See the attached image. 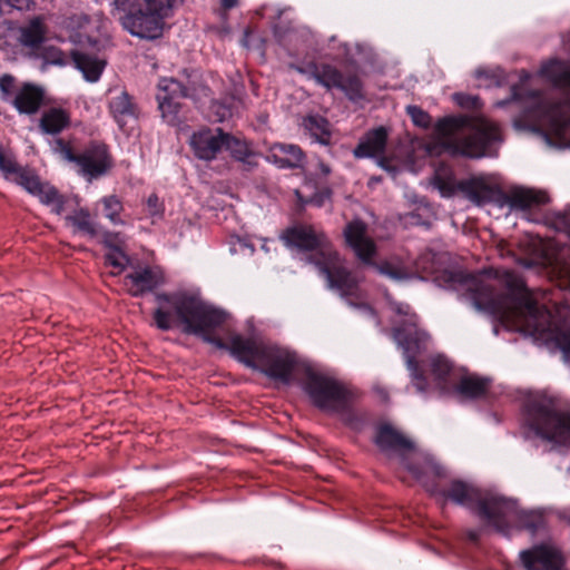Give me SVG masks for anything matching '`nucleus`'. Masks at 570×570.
Returning <instances> with one entry per match:
<instances>
[{
  "label": "nucleus",
  "mask_w": 570,
  "mask_h": 570,
  "mask_svg": "<svg viewBox=\"0 0 570 570\" xmlns=\"http://www.w3.org/2000/svg\"><path fill=\"white\" fill-rule=\"evenodd\" d=\"M225 136L222 128H203L191 135L189 144L198 159L209 161L224 149Z\"/></svg>",
  "instance_id": "obj_20"
},
{
  "label": "nucleus",
  "mask_w": 570,
  "mask_h": 570,
  "mask_svg": "<svg viewBox=\"0 0 570 570\" xmlns=\"http://www.w3.org/2000/svg\"><path fill=\"white\" fill-rule=\"evenodd\" d=\"M35 196L39 197L40 202L45 205H51L56 200H58V197L60 196V193L58 189L49 184L42 183L39 187L38 191L35 194Z\"/></svg>",
  "instance_id": "obj_41"
},
{
  "label": "nucleus",
  "mask_w": 570,
  "mask_h": 570,
  "mask_svg": "<svg viewBox=\"0 0 570 570\" xmlns=\"http://www.w3.org/2000/svg\"><path fill=\"white\" fill-rule=\"evenodd\" d=\"M146 210H147V214L153 218L154 222L156 219L163 218L165 207L156 194H151L147 198Z\"/></svg>",
  "instance_id": "obj_42"
},
{
  "label": "nucleus",
  "mask_w": 570,
  "mask_h": 570,
  "mask_svg": "<svg viewBox=\"0 0 570 570\" xmlns=\"http://www.w3.org/2000/svg\"><path fill=\"white\" fill-rule=\"evenodd\" d=\"M164 78L158 83L157 101L158 108L161 112V117L169 125H176L178 122V111L180 108L178 98H183L180 94H174L164 86Z\"/></svg>",
  "instance_id": "obj_25"
},
{
  "label": "nucleus",
  "mask_w": 570,
  "mask_h": 570,
  "mask_svg": "<svg viewBox=\"0 0 570 570\" xmlns=\"http://www.w3.org/2000/svg\"><path fill=\"white\" fill-rule=\"evenodd\" d=\"M346 244L353 249L356 257L365 265L372 266L379 274L395 281L403 282L412 277V272L400 261L390 259L376 263L373 257L376 254L374 240L367 236V225L355 219L344 228Z\"/></svg>",
  "instance_id": "obj_12"
},
{
  "label": "nucleus",
  "mask_w": 570,
  "mask_h": 570,
  "mask_svg": "<svg viewBox=\"0 0 570 570\" xmlns=\"http://www.w3.org/2000/svg\"><path fill=\"white\" fill-rule=\"evenodd\" d=\"M45 97L46 91L40 85L28 81L19 82L10 73L0 76V98L19 114H37L45 102Z\"/></svg>",
  "instance_id": "obj_17"
},
{
  "label": "nucleus",
  "mask_w": 570,
  "mask_h": 570,
  "mask_svg": "<svg viewBox=\"0 0 570 570\" xmlns=\"http://www.w3.org/2000/svg\"><path fill=\"white\" fill-rule=\"evenodd\" d=\"M109 94V111L118 126L124 129L129 121L138 118V107L126 90L114 89Z\"/></svg>",
  "instance_id": "obj_23"
},
{
  "label": "nucleus",
  "mask_w": 570,
  "mask_h": 570,
  "mask_svg": "<svg viewBox=\"0 0 570 570\" xmlns=\"http://www.w3.org/2000/svg\"><path fill=\"white\" fill-rule=\"evenodd\" d=\"M304 390L316 407L336 413L353 429H361L364 423L363 414L354 410V393L344 383L308 368L305 373Z\"/></svg>",
  "instance_id": "obj_7"
},
{
  "label": "nucleus",
  "mask_w": 570,
  "mask_h": 570,
  "mask_svg": "<svg viewBox=\"0 0 570 570\" xmlns=\"http://www.w3.org/2000/svg\"><path fill=\"white\" fill-rule=\"evenodd\" d=\"M443 279L449 288L465 293L475 308L503 322L520 325L530 334L554 340L564 361L570 363V331L557 328L552 313L538 304L517 273L503 271L492 277L458 269L445 271Z\"/></svg>",
  "instance_id": "obj_2"
},
{
  "label": "nucleus",
  "mask_w": 570,
  "mask_h": 570,
  "mask_svg": "<svg viewBox=\"0 0 570 570\" xmlns=\"http://www.w3.org/2000/svg\"><path fill=\"white\" fill-rule=\"evenodd\" d=\"M434 186L439 189L442 197H452L459 191V181L454 174L446 168H439L433 178Z\"/></svg>",
  "instance_id": "obj_32"
},
{
  "label": "nucleus",
  "mask_w": 570,
  "mask_h": 570,
  "mask_svg": "<svg viewBox=\"0 0 570 570\" xmlns=\"http://www.w3.org/2000/svg\"><path fill=\"white\" fill-rule=\"evenodd\" d=\"M527 425L540 438L570 448V410L549 396L530 399L524 407Z\"/></svg>",
  "instance_id": "obj_9"
},
{
  "label": "nucleus",
  "mask_w": 570,
  "mask_h": 570,
  "mask_svg": "<svg viewBox=\"0 0 570 570\" xmlns=\"http://www.w3.org/2000/svg\"><path fill=\"white\" fill-rule=\"evenodd\" d=\"M489 386V380L474 374H466L461 376L456 383L455 392L464 399L475 400L484 396L488 393Z\"/></svg>",
  "instance_id": "obj_27"
},
{
  "label": "nucleus",
  "mask_w": 570,
  "mask_h": 570,
  "mask_svg": "<svg viewBox=\"0 0 570 570\" xmlns=\"http://www.w3.org/2000/svg\"><path fill=\"white\" fill-rule=\"evenodd\" d=\"M9 6L16 8L18 10H28L30 9L33 0H6Z\"/></svg>",
  "instance_id": "obj_45"
},
{
  "label": "nucleus",
  "mask_w": 570,
  "mask_h": 570,
  "mask_svg": "<svg viewBox=\"0 0 570 570\" xmlns=\"http://www.w3.org/2000/svg\"><path fill=\"white\" fill-rule=\"evenodd\" d=\"M441 468V475H436L435 473L428 471V473H425L423 478L419 480L426 489V491H429L434 497L443 499L444 501H450L455 504L469 508L489 524L500 494L482 490L473 483L459 479L451 480L446 485L442 488L433 481L430 482L428 480V476L430 475L436 478L445 476V469L442 465Z\"/></svg>",
  "instance_id": "obj_10"
},
{
  "label": "nucleus",
  "mask_w": 570,
  "mask_h": 570,
  "mask_svg": "<svg viewBox=\"0 0 570 570\" xmlns=\"http://www.w3.org/2000/svg\"><path fill=\"white\" fill-rule=\"evenodd\" d=\"M453 99L462 108L479 109L481 107V102L478 96L454 94Z\"/></svg>",
  "instance_id": "obj_43"
},
{
  "label": "nucleus",
  "mask_w": 570,
  "mask_h": 570,
  "mask_svg": "<svg viewBox=\"0 0 570 570\" xmlns=\"http://www.w3.org/2000/svg\"><path fill=\"white\" fill-rule=\"evenodd\" d=\"M293 68L327 91L333 89L342 91L353 102L365 98L363 81L355 71L343 73L337 67L326 62H309L306 66Z\"/></svg>",
  "instance_id": "obj_14"
},
{
  "label": "nucleus",
  "mask_w": 570,
  "mask_h": 570,
  "mask_svg": "<svg viewBox=\"0 0 570 570\" xmlns=\"http://www.w3.org/2000/svg\"><path fill=\"white\" fill-rule=\"evenodd\" d=\"M69 115L59 108H51L43 112L40 119V128L46 134L56 135L69 125Z\"/></svg>",
  "instance_id": "obj_31"
},
{
  "label": "nucleus",
  "mask_w": 570,
  "mask_h": 570,
  "mask_svg": "<svg viewBox=\"0 0 570 570\" xmlns=\"http://www.w3.org/2000/svg\"><path fill=\"white\" fill-rule=\"evenodd\" d=\"M481 537V530H468L466 538L469 541L476 543Z\"/></svg>",
  "instance_id": "obj_47"
},
{
  "label": "nucleus",
  "mask_w": 570,
  "mask_h": 570,
  "mask_svg": "<svg viewBox=\"0 0 570 570\" xmlns=\"http://www.w3.org/2000/svg\"><path fill=\"white\" fill-rule=\"evenodd\" d=\"M489 525L504 535H509L513 527L534 534L544 525V518L535 511L520 510L517 501L499 495Z\"/></svg>",
  "instance_id": "obj_16"
},
{
  "label": "nucleus",
  "mask_w": 570,
  "mask_h": 570,
  "mask_svg": "<svg viewBox=\"0 0 570 570\" xmlns=\"http://www.w3.org/2000/svg\"><path fill=\"white\" fill-rule=\"evenodd\" d=\"M266 159L281 169L303 168L306 164V155L295 144L275 142L269 146Z\"/></svg>",
  "instance_id": "obj_21"
},
{
  "label": "nucleus",
  "mask_w": 570,
  "mask_h": 570,
  "mask_svg": "<svg viewBox=\"0 0 570 570\" xmlns=\"http://www.w3.org/2000/svg\"><path fill=\"white\" fill-rule=\"evenodd\" d=\"M66 222L73 227L75 233H81L89 237L98 235L97 224L91 219L87 208L75 209L70 215L66 216Z\"/></svg>",
  "instance_id": "obj_29"
},
{
  "label": "nucleus",
  "mask_w": 570,
  "mask_h": 570,
  "mask_svg": "<svg viewBox=\"0 0 570 570\" xmlns=\"http://www.w3.org/2000/svg\"><path fill=\"white\" fill-rule=\"evenodd\" d=\"M406 112L415 126L424 129L431 126L432 118L422 108L411 105L406 107Z\"/></svg>",
  "instance_id": "obj_38"
},
{
  "label": "nucleus",
  "mask_w": 570,
  "mask_h": 570,
  "mask_svg": "<svg viewBox=\"0 0 570 570\" xmlns=\"http://www.w3.org/2000/svg\"><path fill=\"white\" fill-rule=\"evenodd\" d=\"M22 168L11 156L0 153V170L8 180L12 181Z\"/></svg>",
  "instance_id": "obj_37"
},
{
  "label": "nucleus",
  "mask_w": 570,
  "mask_h": 570,
  "mask_svg": "<svg viewBox=\"0 0 570 570\" xmlns=\"http://www.w3.org/2000/svg\"><path fill=\"white\" fill-rule=\"evenodd\" d=\"M387 130L384 127H377L370 130L360 140L354 149L356 158L377 157L381 156L386 147Z\"/></svg>",
  "instance_id": "obj_24"
},
{
  "label": "nucleus",
  "mask_w": 570,
  "mask_h": 570,
  "mask_svg": "<svg viewBox=\"0 0 570 570\" xmlns=\"http://www.w3.org/2000/svg\"><path fill=\"white\" fill-rule=\"evenodd\" d=\"M434 130L442 148L452 156H493L501 141L498 126L485 118L444 117L436 122Z\"/></svg>",
  "instance_id": "obj_4"
},
{
  "label": "nucleus",
  "mask_w": 570,
  "mask_h": 570,
  "mask_svg": "<svg viewBox=\"0 0 570 570\" xmlns=\"http://www.w3.org/2000/svg\"><path fill=\"white\" fill-rule=\"evenodd\" d=\"M282 238L288 247L311 253L309 262L318 268L320 274L326 279L327 286L337 292L351 306L371 311L364 302L360 279L345 267L338 253L323 232L312 225L296 224L287 228Z\"/></svg>",
  "instance_id": "obj_3"
},
{
  "label": "nucleus",
  "mask_w": 570,
  "mask_h": 570,
  "mask_svg": "<svg viewBox=\"0 0 570 570\" xmlns=\"http://www.w3.org/2000/svg\"><path fill=\"white\" fill-rule=\"evenodd\" d=\"M165 284V276L159 267L144 266L135 268L124 278V286L134 297H142Z\"/></svg>",
  "instance_id": "obj_19"
},
{
  "label": "nucleus",
  "mask_w": 570,
  "mask_h": 570,
  "mask_svg": "<svg viewBox=\"0 0 570 570\" xmlns=\"http://www.w3.org/2000/svg\"><path fill=\"white\" fill-rule=\"evenodd\" d=\"M315 203L317 204V206H321V205H322V202H321V200H316Z\"/></svg>",
  "instance_id": "obj_51"
},
{
  "label": "nucleus",
  "mask_w": 570,
  "mask_h": 570,
  "mask_svg": "<svg viewBox=\"0 0 570 570\" xmlns=\"http://www.w3.org/2000/svg\"><path fill=\"white\" fill-rule=\"evenodd\" d=\"M547 223L558 232L570 236V207L563 212H553L547 216Z\"/></svg>",
  "instance_id": "obj_35"
},
{
  "label": "nucleus",
  "mask_w": 570,
  "mask_h": 570,
  "mask_svg": "<svg viewBox=\"0 0 570 570\" xmlns=\"http://www.w3.org/2000/svg\"><path fill=\"white\" fill-rule=\"evenodd\" d=\"M105 262L106 264L117 268L118 273H120L129 263V258L121 248H115L105 255Z\"/></svg>",
  "instance_id": "obj_40"
},
{
  "label": "nucleus",
  "mask_w": 570,
  "mask_h": 570,
  "mask_svg": "<svg viewBox=\"0 0 570 570\" xmlns=\"http://www.w3.org/2000/svg\"><path fill=\"white\" fill-rule=\"evenodd\" d=\"M65 204H66V198L63 195L60 194V196L58 197V200H56L55 203H52L50 206H52V213H55L56 215H61L65 210Z\"/></svg>",
  "instance_id": "obj_46"
},
{
  "label": "nucleus",
  "mask_w": 570,
  "mask_h": 570,
  "mask_svg": "<svg viewBox=\"0 0 570 570\" xmlns=\"http://www.w3.org/2000/svg\"><path fill=\"white\" fill-rule=\"evenodd\" d=\"M393 311L405 318L393 328V337L402 347L407 370L411 372L412 382L417 392L426 390V380L419 368L415 355L426 347L429 334L417 327L419 317L411 311L410 305L403 303L393 304Z\"/></svg>",
  "instance_id": "obj_11"
},
{
  "label": "nucleus",
  "mask_w": 570,
  "mask_h": 570,
  "mask_svg": "<svg viewBox=\"0 0 570 570\" xmlns=\"http://www.w3.org/2000/svg\"><path fill=\"white\" fill-rule=\"evenodd\" d=\"M104 245L110 250L115 248H121L125 244V239L120 233L106 232L104 233Z\"/></svg>",
  "instance_id": "obj_44"
},
{
  "label": "nucleus",
  "mask_w": 570,
  "mask_h": 570,
  "mask_svg": "<svg viewBox=\"0 0 570 570\" xmlns=\"http://www.w3.org/2000/svg\"><path fill=\"white\" fill-rule=\"evenodd\" d=\"M224 149L230 153V156L240 161L246 170H252L257 166L256 155L249 149L246 141H243L226 132Z\"/></svg>",
  "instance_id": "obj_26"
},
{
  "label": "nucleus",
  "mask_w": 570,
  "mask_h": 570,
  "mask_svg": "<svg viewBox=\"0 0 570 570\" xmlns=\"http://www.w3.org/2000/svg\"><path fill=\"white\" fill-rule=\"evenodd\" d=\"M302 126L315 142L327 146L331 144L330 122L322 116L311 115L303 119Z\"/></svg>",
  "instance_id": "obj_28"
},
{
  "label": "nucleus",
  "mask_w": 570,
  "mask_h": 570,
  "mask_svg": "<svg viewBox=\"0 0 570 570\" xmlns=\"http://www.w3.org/2000/svg\"><path fill=\"white\" fill-rule=\"evenodd\" d=\"M374 441L381 451L401 455L403 464L416 480H421L428 471L442 474L441 464L431 456L417 453L413 442L390 424L377 428Z\"/></svg>",
  "instance_id": "obj_13"
},
{
  "label": "nucleus",
  "mask_w": 570,
  "mask_h": 570,
  "mask_svg": "<svg viewBox=\"0 0 570 570\" xmlns=\"http://www.w3.org/2000/svg\"><path fill=\"white\" fill-rule=\"evenodd\" d=\"M459 193L475 205L494 202L513 210H530L549 202L546 191L527 187H512L504 191L482 176L459 180Z\"/></svg>",
  "instance_id": "obj_8"
},
{
  "label": "nucleus",
  "mask_w": 570,
  "mask_h": 570,
  "mask_svg": "<svg viewBox=\"0 0 570 570\" xmlns=\"http://www.w3.org/2000/svg\"><path fill=\"white\" fill-rule=\"evenodd\" d=\"M12 181L23 187L33 196L42 184L40 178L32 170L26 167L20 170Z\"/></svg>",
  "instance_id": "obj_34"
},
{
  "label": "nucleus",
  "mask_w": 570,
  "mask_h": 570,
  "mask_svg": "<svg viewBox=\"0 0 570 570\" xmlns=\"http://www.w3.org/2000/svg\"><path fill=\"white\" fill-rule=\"evenodd\" d=\"M415 268L425 275H432L436 271L435 254L429 250L420 255L415 261Z\"/></svg>",
  "instance_id": "obj_39"
},
{
  "label": "nucleus",
  "mask_w": 570,
  "mask_h": 570,
  "mask_svg": "<svg viewBox=\"0 0 570 570\" xmlns=\"http://www.w3.org/2000/svg\"><path fill=\"white\" fill-rule=\"evenodd\" d=\"M318 169H320V171H321L324 176H327V175H330V174H331V167H330L327 164L323 163V161H320V163H318Z\"/></svg>",
  "instance_id": "obj_49"
},
{
  "label": "nucleus",
  "mask_w": 570,
  "mask_h": 570,
  "mask_svg": "<svg viewBox=\"0 0 570 570\" xmlns=\"http://www.w3.org/2000/svg\"><path fill=\"white\" fill-rule=\"evenodd\" d=\"M379 165H380L383 169H385V170H391V166H390V164H389V160H387L386 158H384V157H383V158H381V159L379 160Z\"/></svg>",
  "instance_id": "obj_50"
},
{
  "label": "nucleus",
  "mask_w": 570,
  "mask_h": 570,
  "mask_svg": "<svg viewBox=\"0 0 570 570\" xmlns=\"http://www.w3.org/2000/svg\"><path fill=\"white\" fill-rule=\"evenodd\" d=\"M157 307L153 313L156 327L169 331L180 327L183 333L195 335L230 353L248 367L259 370L269 379L289 383L297 366V356L286 348L257 338L232 334L227 341L220 336L226 331L229 314L204 301L198 294L177 291L155 293Z\"/></svg>",
  "instance_id": "obj_1"
},
{
  "label": "nucleus",
  "mask_w": 570,
  "mask_h": 570,
  "mask_svg": "<svg viewBox=\"0 0 570 570\" xmlns=\"http://www.w3.org/2000/svg\"><path fill=\"white\" fill-rule=\"evenodd\" d=\"M37 56L42 59V67L48 65L61 67L72 63L82 72L85 79L90 82L97 81L104 69V63L90 55L80 51H72L70 56H67L53 46H41L37 51Z\"/></svg>",
  "instance_id": "obj_18"
},
{
  "label": "nucleus",
  "mask_w": 570,
  "mask_h": 570,
  "mask_svg": "<svg viewBox=\"0 0 570 570\" xmlns=\"http://www.w3.org/2000/svg\"><path fill=\"white\" fill-rule=\"evenodd\" d=\"M45 40V27L40 18H36L28 26L21 28L19 41L22 46L31 48L36 52Z\"/></svg>",
  "instance_id": "obj_30"
},
{
  "label": "nucleus",
  "mask_w": 570,
  "mask_h": 570,
  "mask_svg": "<svg viewBox=\"0 0 570 570\" xmlns=\"http://www.w3.org/2000/svg\"><path fill=\"white\" fill-rule=\"evenodd\" d=\"M220 2H222V7L224 9L228 10V9L236 7L238 1L237 0H220Z\"/></svg>",
  "instance_id": "obj_48"
},
{
  "label": "nucleus",
  "mask_w": 570,
  "mask_h": 570,
  "mask_svg": "<svg viewBox=\"0 0 570 570\" xmlns=\"http://www.w3.org/2000/svg\"><path fill=\"white\" fill-rule=\"evenodd\" d=\"M431 371L435 380L442 384L446 382V377L452 371V364L446 357L436 355L431 358Z\"/></svg>",
  "instance_id": "obj_36"
},
{
  "label": "nucleus",
  "mask_w": 570,
  "mask_h": 570,
  "mask_svg": "<svg viewBox=\"0 0 570 570\" xmlns=\"http://www.w3.org/2000/svg\"><path fill=\"white\" fill-rule=\"evenodd\" d=\"M99 204L102 206L104 216L114 225H124L125 222L120 217L124 210L121 200L116 195L105 196Z\"/></svg>",
  "instance_id": "obj_33"
},
{
  "label": "nucleus",
  "mask_w": 570,
  "mask_h": 570,
  "mask_svg": "<svg viewBox=\"0 0 570 570\" xmlns=\"http://www.w3.org/2000/svg\"><path fill=\"white\" fill-rule=\"evenodd\" d=\"M542 75L556 87L570 88V66L562 61H550L541 69ZM537 117L547 127L548 134L561 147H570V96L557 99L542 98L537 105Z\"/></svg>",
  "instance_id": "obj_5"
},
{
  "label": "nucleus",
  "mask_w": 570,
  "mask_h": 570,
  "mask_svg": "<svg viewBox=\"0 0 570 570\" xmlns=\"http://www.w3.org/2000/svg\"><path fill=\"white\" fill-rule=\"evenodd\" d=\"M165 88L174 94H180L184 98L198 99L208 96L209 89L200 79L196 70L185 69L179 78H164Z\"/></svg>",
  "instance_id": "obj_22"
},
{
  "label": "nucleus",
  "mask_w": 570,
  "mask_h": 570,
  "mask_svg": "<svg viewBox=\"0 0 570 570\" xmlns=\"http://www.w3.org/2000/svg\"><path fill=\"white\" fill-rule=\"evenodd\" d=\"M176 0H114L111 14L130 35L157 39L163 35L165 20L173 14Z\"/></svg>",
  "instance_id": "obj_6"
},
{
  "label": "nucleus",
  "mask_w": 570,
  "mask_h": 570,
  "mask_svg": "<svg viewBox=\"0 0 570 570\" xmlns=\"http://www.w3.org/2000/svg\"><path fill=\"white\" fill-rule=\"evenodd\" d=\"M61 156L73 164L76 171L87 181L105 176L112 167V158L105 144L92 141L76 153L62 139L57 140Z\"/></svg>",
  "instance_id": "obj_15"
}]
</instances>
